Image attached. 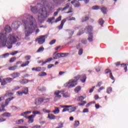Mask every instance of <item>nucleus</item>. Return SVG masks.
Returning <instances> with one entry per match:
<instances>
[{
    "label": "nucleus",
    "mask_w": 128,
    "mask_h": 128,
    "mask_svg": "<svg viewBox=\"0 0 128 128\" xmlns=\"http://www.w3.org/2000/svg\"><path fill=\"white\" fill-rule=\"evenodd\" d=\"M80 125V122L79 121H75V123L74 124V128H76L77 126H78Z\"/></svg>",
    "instance_id": "a19ab883"
},
{
    "label": "nucleus",
    "mask_w": 128,
    "mask_h": 128,
    "mask_svg": "<svg viewBox=\"0 0 128 128\" xmlns=\"http://www.w3.org/2000/svg\"><path fill=\"white\" fill-rule=\"evenodd\" d=\"M76 107H71L70 108L68 109V112H69V113H72L73 112H75L76 110Z\"/></svg>",
    "instance_id": "4be33fe9"
},
{
    "label": "nucleus",
    "mask_w": 128,
    "mask_h": 128,
    "mask_svg": "<svg viewBox=\"0 0 128 128\" xmlns=\"http://www.w3.org/2000/svg\"><path fill=\"white\" fill-rule=\"evenodd\" d=\"M80 78V80L81 82H82V83H84L86 82V76L85 75H84L81 77L79 75H78V76H76L75 79L74 80H76V82H77Z\"/></svg>",
    "instance_id": "423d86ee"
},
{
    "label": "nucleus",
    "mask_w": 128,
    "mask_h": 128,
    "mask_svg": "<svg viewBox=\"0 0 128 128\" xmlns=\"http://www.w3.org/2000/svg\"><path fill=\"white\" fill-rule=\"evenodd\" d=\"M85 98H84L83 96H80V97H78V102H82V100H84Z\"/></svg>",
    "instance_id": "e433bc0d"
},
{
    "label": "nucleus",
    "mask_w": 128,
    "mask_h": 128,
    "mask_svg": "<svg viewBox=\"0 0 128 128\" xmlns=\"http://www.w3.org/2000/svg\"><path fill=\"white\" fill-rule=\"evenodd\" d=\"M98 23L99 24L100 26H102V25H104V20L102 19H100L99 20V22H98Z\"/></svg>",
    "instance_id": "f704fd0d"
},
{
    "label": "nucleus",
    "mask_w": 128,
    "mask_h": 128,
    "mask_svg": "<svg viewBox=\"0 0 128 128\" xmlns=\"http://www.w3.org/2000/svg\"><path fill=\"white\" fill-rule=\"evenodd\" d=\"M93 34L92 33H89V36L88 38V40L90 42H92L93 41Z\"/></svg>",
    "instance_id": "412c9836"
},
{
    "label": "nucleus",
    "mask_w": 128,
    "mask_h": 128,
    "mask_svg": "<svg viewBox=\"0 0 128 128\" xmlns=\"http://www.w3.org/2000/svg\"><path fill=\"white\" fill-rule=\"evenodd\" d=\"M37 89L41 92H46V88L44 86H38L37 88Z\"/></svg>",
    "instance_id": "f3484780"
},
{
    "label": "nucleus",
    "mask_w": 128,
    "mask_h": 128,
    "mask_svg": "<svg viewBox=\"0 0 128 128\" xmlns=\"http://www.w3.org/2000/svg\"><path fill=\"white\" fill-rule=\"evenodd\" d=\"M52 60V58H48L46 60V62H49L51 61Z\"/></svg>",
    "instance_id": "0e129e2a"
},
{
    "label": "nucleus",
    "mask_w": 128,
    "mask_h": 128,
    "mask_svg": "<svg viewBox=\"0 0 128 128\" xmlns=\"http://www.w3.org/2000/svg\"><path fill=\"white\" fill-rule=\"evenodd\" d=\"M88 112V108L84 109L83 112H82L83 113H86V112Z\"/></svg>",
    "instance_id": "69168bd1"
},
{
    "label": "nucleus",
    "mask_w": 128,
    "mask_h": 128,
    "mask_svg": "<svg viewBox=\"0 0 128 128\" xmlns=\"http://www.w3.org/2000/svg\"><path fill=\"white\" fill-rule=\"evenodd\" d=\"M30 7L32 12H33L34 14H36L38 12V8L36 6L32 7V6H30Z\"/></svg>",
    "instance_id": "dca6fc26"
},
{
    "label": "nucleus",
    "mask_w": 128,
    "mask_h": 128,
    "mask_svg": "<svg viewBox=\"0 0 128 128\" xmlns=\"http://www.w3.org/2000/svg\"><path fill=\"white\" fill-rule=\"evenodd\" d=\"M20 82L21 84H28V80L27 79H22L20 80Z\"/></svg>",
    "instance_id": "a211bd4d"
},
{
    "label": "nucleus",
    "mask_w": 128,
    "mask_h": 128,
    "mask_svg": "<svg viewBox=\"0 0 128 128\" xmlns=\"http://www.w3.org/2000/svg\"><path fill=\"white\" fill-rule=\"evenodd\" d=\"M4 79L7 82V83H10L13 81V78H4Z\"/></svg>",
    "instance_id": "b1692460"
},
{
    "label": "nucleus",
    "mask_w": 128,
    "mask_h": 128,
    "mask_svg": "<svg viewBox=\"0 0 128 128\" xmlns=\"http://www.w3.org/2000/svg\"><path fill=\"white\" fill-rule=\"evenodd\" d=\"M89 20H90V18L88 16H86L82 18V20H81V22H87Z\"/></svg>",
    "instance_id": "393cba45"
},
{
    "label": "nucleus",
    "mask_w": 128,
    "mask_h": 128,
    "mask_svg": "<svg viewBox=\"0 0 128 128\" xmlns=\"http://www.w3.org/2000/svg\"><path fill=\"white\" fill-rule=\"evenodd\" d=\"M21 24V22H15L12 24V28H14V30H16L20 27Z\"/></svg>",
    "instance_id": "9d476101"
},
{
    "label": "nucleus",
    "mask_w": 128,
    "mask_h": 128,
    "mask_svg": "<svg viewBox=\"0 0 128 128\" xmlns=\"http://www.w3.org/2000/svg\"><path fill=\"white\" fill-rule=\"evenodd\" d=\"M18 52V51H14V52H12L11 54H10V55L14 56L16 55Z\"/></svg>",
    "instance_id": "4d7b16f0"
},
{
    "label": "nucleus",
    "mask_w": 128,
    "mask_h": 128,
    "mask_svg": "<svg viewBox=\"0 0 128 128\" xmlns=\"http://www.w3.org/2000/svg\"><path fill=\"white\" fill-rule=\"evenodd\" d=\"M66 22V19H64V20H62L60 24V26H58V28L59 30H62V28H63L64 24Z\"/></svg>",
    "instance_id": "ddd939ff"
},
{
    "label": "nucleus",
    "mask_w": 128,
    "mask_h": 128,
    "mask_svg": "<svg viewBox=\"0 0 128 128\" xmlns=\"http://www.w3.org/2000/svg\"><path fill=\"white\" fill-rule=\"evenodd\" d=\"M96 104V102L95 101H94V102H90V103H88V104L86 105V108H88V107H89L92 104Z\"/></svg>",
    "instance_id": "864d4df0"
},
{
    "label": "nucleus",
    "mask_w": 128,
    "mask_h": 128,
    "mask_svg": "<svg viewBox=\"0 0 128 128\" xmlns=\"http://www.w3.org/2000/svg\"><path fill=\"white\" fill-rule=\"evenodd\" d=\"M32 112L30 111H28V112H24L23 113L21 114V116H23L24 117V118H27V115L28 114H31Z\"/></svg>",
    "instance_id": "6ab92c4d"
},
{
    "label": "nucleus",
    "mask_w": 128,
    "mask_h": 128,
    "mask_svg": "<svg viewBox=\"0 0 128 128\" xmlns=\"http://www.w3.org/2000/svg\"><path fill=\"white\" fill-rule=\"evenodd\" d=\"M100 8V7L98 6H92V9L93 10H98Z\"/></svg>",
    "instance_id": "4c0bfd02"
},
{
    "label": "nucleus",
    "mask_w": 128,
    "mask_h": 128,
    "mask_svg": "<svg viewBox=\"0 0 128 128\" xmlns=\"http://www.w3.org/2000/svg\"><path fill=\"white\" fill-rule=\"evenodd\" d=\"M110 72H112V70H109V69H106V70H105V73H106V74H108V73H110Z\"/></svg>",
    "instance_id": "680f3d73"
},
{
    "label": "nucleus",
    "mask_w": 128,
    "mask_h": 128,
    "mask_svg": "<svg viewBox=\"0 0 128 128\" xmlns=\"http://www.w3.org/2000/svg\"><path fill=\"white\" fill-rule=\"evenodd\" d=\"M32 114H34V116H36V114H41L40 112H39L38 111H34V112H32Z\"/></svg>",
    "instance_id": "603ef678"
},
{
    "label": "nucleus",
    "mask_w": 128,
    "mask_h": 128,
    "mask_svg": "<svg viewBox=\"0 0 128 128\" xmlns=\"http://www.w3.org/2000/svg\"><path fill=\"white\" fill-rule=\"evenodd\" d=\"M86 104V101H82V102L78 104L80 106H84Z\"/></svg>",
    "instance_id": "de8ad7c7"
},
{
    "label": "nucleus",
    "mask_w": 128,
    "mask_h": 128,
    "mask_svg": "<svg viewBox=\"0 0 128 128\" xmlns=\"http://www.w3.org/2000/svg\"><path fill=\"white\" fill-rule=\"evenodd\" d=\"M110 77L111 78V80H114V82H112V84H114V78L112 74V72H110Z\"/></svg>",
    "instance_id": "09e8293b"
},
{
    "label": "nucleus",
    "mask_w": 128,
    "mask_h": 128,
    "mask_svg": "<svg viewBox=\"0 0 128 128\" xmlns=\"http://www.w3.org/2000/svg\"><path fill=\"white\" fill-rule=\"evenodd\" d=\"M70 3H68L66 4V6H65L63 9H62V10H68V8H70Z\"/></svg>",
    "instance_id": "7c9ffc66"
},
{
    "label": "nucleus",
    "mask_w": 128,
    "mask_h": 128,
    "mask_svg": "<svg viewBox=\"0 0 128 128\" xmlns=\"http://www.w3.org/2000/svg\"><path fill=\"white\" fill-rule=\"evenodd\" d=\"M0 42H2V44L4 46H8V49H11L12 48V46L14 44L17 42V40L16 36L14 34H10L8 38H6L3 33L0 34Z\"/></svg>",
    "instance_id": "f03ea898"
},
{
    "label": "nucleus",
    "mask_w": 128,
    "mask_h": 128,
    "mask_svg": "<svg viewBox=\"0 0 128 128\" xmlns=\"http://www.w3.org/2000/svg\"><path fill=\"white\" fill-rule=\"evenodd\" d=\"M63 94V91L62 90H57L55 92H54V96H55V97L54 98V99L56 98H60L62 97L61 94Z\"/></svg>",
    "instance_id": "6e6552de"
},
{
    "label": "nucleus",
    "mask_w": 128,
    "mask_h": 128,
    "mask_svg": "<svg viewBox=\"0 0 128 128\" xmlns=\"http://www.w3.org/2000/svg\"><path fill=\"white\" fill-rule=\"evenodd\" d=\"M42 112L46 113H50V110H46V108L42 109Z\"/></svg>",
    "instance_id": "6e6d98bb"
},
{
    "label": "nucleus",
    "mask_w": 128,
    "mask_h": 128,
    "mask_svg": "<svg viewBox=\"0 0 128 128\" xmlns=\"http://www.w3.org/2000/svg\"><path fill=\"white\" fill-rule=\"evenodd\" d=\"M77 84L76 80H70L68 83L66 84L65 86L68 87V88H72L76 86Z\"/></svg>",
    "instance_id": "20e7f679"
},
{
    "label": "nucleus",
    "mask_w": 128,
    "mask_h": 128,
    "mask_svg": "<svg viewBox=\"0 0 128 128\" xmlns=\"http://www.w3.org/2000/svg\"><path fill=\"white\" fill-rule=\"evenodd\" d=\"M68 54H64V53H58L56 54V57H54V60H57L58 58H64L66 56H68Z\"/></svg>",
    "instance_id": "1a4fd4ad"
},
{
    "label": "nucleus",
    "mask_w": 128,
    "mask_h": 128,
    "mask_svg": "<svg viewBox=\"0 0 128 128\" xmlns=\"http://www.w3.org/2000/svg\"><path fill=\"white\" fill-rule=\"evenodd\" d=\"M1 82V86H6L8 82H6V80L4 79H3L2 80Z\"/></svg>",
    "instance_id": "c9c22d12"
},
{
    "label": "nucleus",
    "mask_w": 128,
    "mask_h": 128,
    "mask_svg": "<svg viewBox=\"0 0 128 128\" xmlns=\"http://www.w3.org/2000/svg\"><path fill=\"white\" fill-rule=\"evenodd\" d=\"M16 57L12 58L10 60V62L12 63L14 62L16 60Z\"/></svg>",
    "instance_id": "a18cd8bd"
},
{
    "label": "nucleus",
    "mask_w": 128,
    "mask_h": 128,
    "mask_svg": "<svg viewBox=\"0 0 128 128\" xmlns=\"http://www.w3.org/2000/svg\"><path fill=\"white\" fill-rule=\"evenodd\" d=\"M48 118L50 120H54L56 119V116L53 114H48Z\"/></svg>",
    "instance_id": "2eb2a0df"
},
{
    "label": "nucleus",
    "mask_w": 128,
    "mask_h": 128,
    "mask_svg": "<svg viewBox=\"0 0 128 128\" xmlns=\"http://www.w3.org/2000/svg\"><path fill=\"white\" fill-rule=\"evenodd\" d=\"M44 50V47H40L38 50H37L36 52H40Z\"/></svg>",
    "instance_id": "37998d69"
},
{
    "label": "nucleus",
    "mask_w": 128,
    "mask_h": 128,
    "mask_svg": "<svg viewBox=\"0 0 128 128\" xmlns=\"http://www.w3.org/2000/svg\"><path fill=\"white\" fill-rule=\"evenodd\" d=\"M14 98V96H12V98H8L4 102V104H6V106H8L9 104V103L10 102L11 100H13Z\"/></svg>",
    "instance_id": "4468645a"
},
{
    "label": "nucleus",
    "mask_w": 128,
    "mask_h": 128,
    "mask_svg": "<svg viewBox=\"0 0 128 128\" xmlns=\"http://www.w3.org/2000/svg\"><path fill=\"white\" fill-rule=\"evenodd\" d=\"M28 93V88H24V91L23 92V94H26Z\"/></svg>",
    "instance_id": "5fc2aeb1"
},
{
    "label": "nucleus",
    "mask_w": 128,
    "mask_h": 128,
    "mask_svg": "<svg viewBox=\"0 0 128 128\" xmlns=\"http://www.w3.org/2000/svg\"><path fill=\"white\" fill-rule=\"evenodd\" d=\"M63 94V97L66 98H69L70 96V94L68 92H66V93L64 94V92H63V94Z\"/></svg>",
    "instance_id": "58836bf2"
},
{
    "label": "nucleus",
    "mask_w": 128,
    "mask_h": 128,
    "mask_svg": "<svg viewBox=\"0 0 128 128\" xmlns=\"http://www.w3.org/2000/svg\"><path fill=\"white\" fill-rule=\"evenodd\" d=\"M56 42V40H51V41L50 42V45L54 44H55Z\"/></svg>",
    "instance_id": "8fccbe9b"
},
{
    "label": "nucleus",
    "mask_w": 128,
    "mask_h": 128,
    "mask_svg": "<svg viewBox=\"0 0 128 128\" xmlns=\"http://www.w3.org/2000/svg\"><path fill=\"white\" fill-rule=\"evenodd\" d=\"M24 58L26 60H30L31 58V56H25Z\"/></svg>",
    "instance_id": "3c124183"
},
{
    "label": "nucleus",
    "mask_w": 128,
    "mask_h": 128,
    "mask_svg": "<svg viewBox=\"0 0 128 128\" xmlns=\"http://www.w3.org/2000/svg\"><path fill=\"white\" fill-rule=\"evenodd\" d=\"M60 112V108H58V107L56 108V109L55 110H54V111H52V112L55 114H59Z\"/></svg>",
    "instance_id": "cd10ccee"
},
{
    "label": "nucleus",
    "mask_w": 128,
    "mask_h": 128,
    "mask_svg": "<svg viewBox=\"0 0 128 128\" xmlns=\"http://www.w3.org/2000/svg\"><path fill=\"white\" fill-rule=\"evenodd\" d=\"M92 29H93L92 26H86V30L88 32L92 31Z\"/></svg>",
    "instance_id": "a878e982"
},
{
    "label": "nucleus",
    "mask_w": 128,
    "mask_h": 128,
    "mask_svg": "<svg viewBox=\"0 0 128 128\" xmlns=\"http://www.w3.org/2000/svg\"><path fill=\"white\" fill-rule=\"evenodd\" d=\"M44 100L43 98H37L34 100V104L36 106H38L41 104L42 102H44Z\"/></svg>",
    "instance_id": "0eeeda50"
},
{
    "label": "nucleus",
    "mask_w": 128,
    "mask_h": 128,
    "mask_svg": "<svg viewBox=\"0 0 128 128\" xmlns=\"http://www.w3.org/2000/svg\"><path fill=\"white\" fill-rule=\"evenodd\" d=\"M10 76L14 79L18 78L20 76V74L19 72H14L12 74H10Z\"/></svg>",
    "instance_id": "f8f14e48"
},
{
    "label": "nucleus",
    "mask_w": 128,
    "mask_h": 128,
    "mask_svg": "<svg viewBox=\"0 0 128 128\" xmlns=\"http://www.w3.org/2000/svg\"><path fill=\"white\" fill-rule=\"evenodd\" d=\"M18 68V66H13L9 67L8 70H15Z\"/></svg>",
    "instance_id": "c756f323"
},
{
    "label": "nucleus",
    "mask_w": 128,
    "mask_h": 128,
    "mask_svg": "<svg viewBox=\"0 0 128 128\" xmlns=\"http://www.w3.org/2000/svg\"><path fill=\"white\" fill-rule=\"evenodd\" d=\"M8 106V105H6V104H4V103H1L0 104V106L2 108H3V110H4V108L6 106Z\"/></svg>",
    "instance_id": "c03bdc74"
},
{
    "label": "nucleus",
    "mask_w": 128,
    "mask_h": 128,
    "mask_svg": "<svg viewBox=\"0 0 128 128\" xmlns=\"http://www.w3.org/2000/svg\"><path fill=\"white\" fill-rule=\"evenodd\" d=\"M62 18V16H59L58 18H56L55 22L57 23L58 22H60Z\"/></svg>",
    "instance_id": "49530a36"
},
{
    "label": "nucleus",
    "mask_w": 128,
    "mask_h": 128,
    "mask_svg": "<svg viewBox=\"0 0 128 128\" xmlns=\"http://www.w3.org/2000/svg\"><path fill=\"white\" fill-rule=\"evenodd\" d=\"M100 10H102L103 14H106V12H107V8H106L104 7H102V8H100Z\"/></svg>",
    "instance_id": "c85d7f7f"
},
{
    "label": "nucleus",
    "mask_w": 128,
    "mask_h": 128,
    "mask_svg": "<svg viewBox=\"0 0 128 128\" xmlns=\"http://www.w3.org/2000/svg\"><path fill=\"white\" fill-rule=\"evenodd\" d=\"M54 3L56 4H60L64 1V0H53Z\"/></svg>",
    "instance_id": "72a5a7b5"
},
{
    "label": "nucleus",
    "mask_w": 128,
    "mask_h": 128,
    "mask_svg": "<svg viewBox=\"0 0 128 128\" xmlns=\"http://www.w3.org/2000/svg\"><path fill=\"white\" fill-rule=\"evenodd\" d=\"M34 117H35V115L32 114L30 116H28L26 118H28V122L29 124H31L34 122Z\"/></svg>",
    "instance_id": "9b49d317"
},
{
    "label": "nucleus",
    "mask_w": 128,
    "mask_h": 128,
    "mask_svg": "<svg viewBox=\"0 0 128 128\" xmlns=\"http://www.w3.org/2000/svg\"><path fill=\"white\" fill-rule=\"evenodd\" d=\"M46 36H40L36 40L38 42V44H42L46 42Z\"/></svg>",
    "instance_id": "39448f33"
},
{
    "label": "nucleus",
    "mask_w": 128,
    "mask_h": 128,
    "mask_svg": "<svg viewBox=\"0 0 128 128\" xmlns=\"http://www.w3.org/2000/svg\"><path fill=\"white\" fill-rule=\"evenodd\" d=\"M39 76H47V74L46 72H40L38 74Z\"/></svg>",
    "instance_id": "2f4dec72"
},
{
    "label": "nucleus",
    "mask_w": 128,
    "mask_h": 128,
    "mask_svg": "<svg viewBox=\"0 0 128 128\" xmlns=\"http://www.w3.org/2000/svg\"><path fill=\"white\" fill-rule=\"evenodd\" d=\"M14 128H28L26 126H18L17 127Z\"/></svg>",
    "instance_id": "338daca9"
},
{
    "label": "nucleus",
    "mask_w": 128,
    "mask_h": 128,
    "mask_svg": "<svg viewBox=\"0 0 128 128\" xmlns=\"http://www.w3.org/2000/svg\"><path fill=\"white\" fill-rule=\"evenodd\" d=\"M40 6L41 7V8H40L38 10V20L40 23H42L44 19L49 16L48 13L46 10V8L52 10V8L50 7L49 4H48L46 2H43V5L40 4Z\"/></svg>",
    "instance_id": "7ed1b4c3"
},
{
    "label": "nucleus",
    "mask_w": 128,
    "mask_h": 128,
    "mask_svg": "<svg viewBox=\"0 0 128 128\" xmlns=\"http://www.w3.org/2000/svg\"><path fill=\"white\" fill-rule=\"evenodd\" d=\"M80 89H81V88L80 86L76 87L75 88V92L76 93L78 92L80 90Z\"/></svg>",
    "instance_id": "79ce46f5"
},
{
    "label": "nucleus",
    "mask_w": 128,
    "mask_h": 128,
    "mask_svg": "<svg viewBox=\"0 0 128 128\" xmlns=\"http://www.w3.org/2000/svg\"><path fill=\"white\" fill-rule=\"evenodd\" d=\"M24 16L26 19L22 20V22L25 28L26 38H28L30 34H32L33 30L36 28L37 24L35 18L32 15L26 14Z\"/></svg>",
    "instance_id": "f257e3e1"
},
{
    "label": "nucleus",
    "mask_w": 128,
    "mask_h": 128,
    "mask_svg": "<svg viewBox=\"0 0 128 128\" xmlns=\"http://www.w3.org/2000/svg\"><path fill=\"white\" fill-rule=\"evenodd\" d=\"M53 66H54V64H50L48 66V68H52Z\"/></svg>",
    "instance_id": "e2e57ef3"
},
{
    "label": "nucleus",
    "mask_w": 128,
    "mask_h": 128,
    "mask_svg": "<svg viewBox=\"0 0 128 128\" xmlns=\"http://www.w3.org/2000/svg\"><path fill=\"white\" fill-rule=\"evenodd\" d=\"M41 70H42L41 67H37V68H36V72H40L41 71Z\"/></svg>",
    "instance_id": "052dcab7"
},
{
    "label": "nucleus",
    "mask_w": 128,
    "mask_h": 128,
    "mask_svg": "<svg viewBox=\"0 0 128 128\" xmlns=\"http://www.w3.org/2000/svg\"><path fill=\"white\" fill-rule=\"evenodd\" d=\"M2 116L4 117H10L11 116V114L9 112H4L3 114H2Z\"/></svg>",
    "instance_id": "bb28decb"
},
{
    "label": "nucleus",
    "mask_w": 128,
    "mask_h": 128,
    "mask_svg": "<svg viewBox=\"0 0 128 128\" xmlns=\"http://www.w3.org/2000/svg\"><path fill=\"white\" fill-rule=\"evenodd\" d=\"M112 92V87H108L107 88V90H106V92L108 94H110Z\"/></svg>",
    "instance_id": "473e14b6"
},
{
    "label": "nucleus",
    "mask_w": 128,
    "mask_h": 128,
    "mask_svg": "<svg viewBox=\"0 0 128 128\" xmlns=\"http://www.w3.org/2000/svg\"><path fill=\"white\" fill-rule=\"evenodd\" d=\"M9 55H10V54L9 53L4 54H3V56H4V58H6V57H8Z\"/></svg>",
    "instance_id": "13d9d810"
},
{
    "label": "nucleus",
    "mask_w": 128,
    "mask_h": 128,
    "mask_svg": "<svg viewBox=\"0 0 128 128\" xmlns=\"http://www.w3.org/2000/svg\"><path fill=\"white\" fill-rule=\"evenodd\" d=\"M24 122V120L23 119H20L19 120L16 122V124H21Z\"/></svg>",
    "instance_id": "ea45409f"
},
{
    "label": "nucleus",
    "mask_w": 128,
    "mask_h": 128,
    "mask_svg": "<svg viewBox=\"0 0 128 128\" xmlns=\"http://www.w3.org/2000/svg\"><path fill=\"white\" fill-rule=\"evenodd\" d=\"M7 96H12L14 95V94L12 92H8L7 93Z\"/></svg>",
    "instance_id": "774afa93"
},
{
    "label": "nucleus",
    "mask_w": 128,
    "mask_h": 128,
    "mask_svg": "<svg viewBox=\"0 0 128 128\" xmlns=\"http://www.w3.org/2000/svg\"><path fill=\"white\" fill-rule=\"evenodd\" d=\"M83 53V50L82 49H80V50H78V55H82Z\"/></svg>",
    "instance_id": "bf43d9fd"
},
{
    "label": "nucleus",
    "mask_w": 128,
    "mask_h": 128,
    "mask_svg": "<svg viewBox=\"0 0 128 128\" xmlns=\"http://www.w3.org/2000/svg\"><path fill=\"white\" fill-rule=\"evenodd\" d=\"M30 62L29 61H26L25 62H24L22 64L20 65V66L22 68H24L25 66H28V64H30Z\"/></svg>",
    "instance_id": "aec40b11"
},
{
    "label": "nucleus",
    "mask_w": 128,
    "mask_h": 128,
    "mask_svg": "<svg viewBox=\"0 0 128 128\" xmlns=\"http://www.w3.org/2000/svg\"><path fill=\"white\" fill-rule=\"evenodd\" d=\"M4 30L7 32H12V30L10 26H6V28H4Z\"/></svg>",
    "instance_id": "5701e85b"
}]
</instances>
